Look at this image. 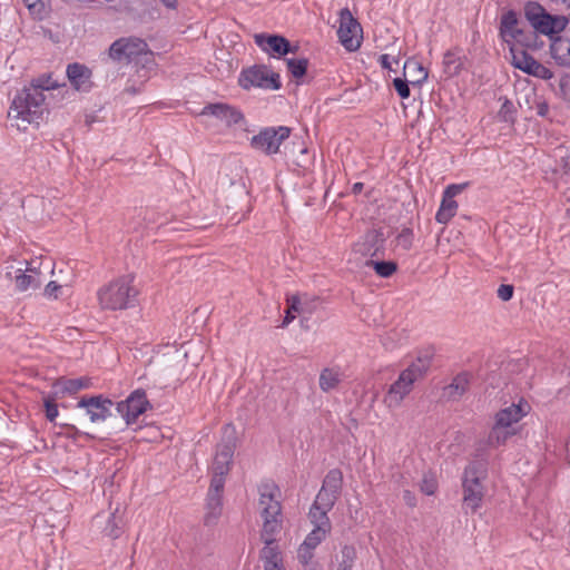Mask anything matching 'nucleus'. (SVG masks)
<instances>
[{"label": "nucleus", "instance_id": "13d9d810", "mask_svg": "<svg viewBox=\"0 0 570 570\" xmlns=\"http://www.w3.org/2000/svg\"><path fill=\"white\" fill-rule=\"evenodd\" d=\"M294 318H295L294 312H292L287 308L285 312L284 320H283V326L288 325Z\"/></svg>", "mask_w": 570, "mask_h": 570}, {"label": "nucleus", "instance_id": "72a5a7b5", "mask_svg": "<svg viewBox=\"0 0 570 570\" xmlns=\"http://www.w3.org/2000/svg\"><path fill=\"white\" fill-rule=\"evenodd\" d=\"M308 63L307 58L286 59L287 70L296 80H301L306 75Z\"/></svg>", "mask_w": 570, "mask_h": 570}, {"label": "nucleus", "instance_id": "1a4fd4ad", "mask_svg": "<svg viewBox=\"0 0 570 570\" xmlns=\"http://www.w3.org/2000/svg\"><path fill=\"white\" fill-rule=\"evenodd\" d=\"M337 36L342 46L348 51H356L361 47L363 29L348 8L340 11Z\"/></svg>", "mask_w": 570, "mask_h": 570}, {"label": "nucleus", "instance_id": "a878e982", "mask_svg": "<svg viewBox=\"0 0 570 570\" xmlns=\"http://www.w3.org/2000/svg\"><path fill=\"white\" fill-rule=\"evenodd\" d=\"M259 557L264 562V570H285L278 546L264 547Z\"/></svg>", "mask_w": 570, "mask_h": 570}, {"label": "nucleus", "instance_id": "2eb2a0df", "mask_svg": "<svg viewBox=\"0 0 570 570\" xmlns=\"http://www.w3.org/2000/svg\"><path fill=\"white\" fill-rule=\"evenodd\" d=\"M112 405L114 402L101 394L82 396L77 403V407L85 409L90 421L94 423L105 421L111 416L112 413L110 409Z\"/></svg>", "mask_w": 570, "mask_h": 570}, {"label": "nucleus", "instance_id": "0eeeda50", "mask_svg": "<svg viewBox=\"0 0 570 570\" xmlns=\"http://www.w3.org/2000/svg\"><path fill=\"white\" fill-rule=\"evenodd\" d=\"M131 282L132 278L124 276L102 287L98 292L101 307L111 311L132 307L138 292L131 286Z\"/></svg>", "mask_w": 570, "mask_h": 570}, {"label": "nucleus", "instance_id": "5701e85b", "mask_svg": "<svg viewBox=\"0 0 570 570\" xmlns=\"http://www.w3.org/2000/svg\"><path fill=\"white\" fill-rule=\"evenodd\" d=\"M235 448L236 444L234 440H228L218 444L213 463V472H219V474L229 473Z\"/></svg>", "mask_w": 570, "mask_h": 570}, {"label": "nucleus", "instance_id": "f03ea898", "mask_svg": "<svg viewBox=\"0 0 570 570\" xmlns=\"http://www.w3.org/2000/svg\"><path fill=\"white\" fill-rule=\"evenodd\" d=\"M57 83L50 75H43L33 79L30 87H24L17 92L8 111V117L14 120L19 130H26L31 124H39L45 111L43 90L53 89Z\"/></svg>", "mask_w": 570, "mask_h": 570}, {"label": "nucleus", "instance_id": "ddd939ff", "mask_svg": "<svg viewBox=\"0 0 570 570\" xmlns=\"http://www.w3.org/2000/svg\"><path fill=\"white\" fill-rule=\"evenodd\" d=\"M151 407L145 390L137 389L130 395L116 405L117 412L126 420L128 425L134 424L137 419Z\"/></svg>", "mask_w": 570, "mask_h": 570}, {"label": "nucleus", "instance_id": "7ed1b4c3", "mask_svg": "<svg viewBox=\"0 0 570 570\" xmlns=\"http://www.w3.org/2000/svg\"><path fill=\"white\" fill-rule=\"evenodd\" d=\"M259 505L263 508L261 515L263 518V528L261 530V540L265 547L276 546L275 535L281 532L283 527L282 504L276 499L279 494V488L274 482H265L258 487Z\"/></svg>", "mask_w": 570, "mask_h": 570}, {"label": "nucleus", "instance_id": "dca6fc26", "mask_svg": "<svg viewBox=\"0 0 570 570\" xmlns=\"http://www.w3.org/2000/svg\"><path fill=\"white\" fill-rule=\"evenodd\" d=\"M385 235L382 229H368L358 242L354 244V252L362 256L384 255Z\"/></svg>", "mask_w": 570, "mask_h": 570}, {"label": "nucleus", "instance_id": "f8f14e48", "mask_svg": "<svg viewBox=\"0 0 570 570\" xmlns=\"http://www.w3.org/2000/svg\"><path fill=\"white\" fill-rule=\"evenodd\" d=\"M94 522L100 529L101 535L109 540L119 539L127 527L125 510L120 509L119 505L112 512L98 513Z\"/></svg>", "mask_w": 570, "mask_h": 570}, {"label": "nucleus", "instance_id": "0e129e2a", "mask_svg": "<svg viewBox=\"0 0 570 570\" xmlns=\"http://www.w3.org/2000/svg\"><path fill=\"white\" fill-rule=\"evenodd\" d=\"M127 92L136 94V89L134 87L126 88Z\"/></svg>", "mask_w": 570, "mask_h": 570}, {"label": "nucleus", "instance_id": "052dcab7", "mask_svg": "<svg viewBox=\"0 0 570 570\" xmlns=\"http://www.w3.org/2000/svg\"><path fill=\"white\" fill-rule=\"evenodd\" d=\"M435 353L436 348L433 345H431L424 350V354L422 356H434Z\"/></svg>", "mask_w": 570, "mask_h": 570}, {"label": "nucleus", "instance_id": "ea45409f", "mask_svg": "<svg viewBox=\"0 0 570 570\" xmlns=\"http://www.w3.org/2000/svg\"><path fill=\"white\" fill-rule=\"evenodd\" d=\"M287 308L294 313L303 314L311 313L307 301H303L299 295H293L287 297Z\"/></svg>", "mask_w": 570, "mask_h": 570}, {"label": "nucleus", "instance_id": "9d476101", "mask_svg": "<svg viewBox=\"0 0 570 570\" xmlns=\"http://www.w3.org/2000/svg\"><path fill=\"white\" fill-rule=\"evenodd\" d=\"M147 48V42L140 38L122 37L110 45L108 56L119 63H129L138 56L146 53Z\"/></svg>", "mask_w": 570, "mask_h": 570}, {"label": "nucleus", "instance_id": "3c124183", "mask_svg": "<svg viewBox=\"0 0 570 570\" xmlns=\"http://www.w3.org/2000/svg\"><path fill=\"white\" fill-rule=\"evenodd\" d=\"M464 185H450L443 191V197L454 199V197L462 191Z\"/></svg>", "mask_w": 570, "mask_h": 570}, {"label": "nucleus", "instance_id": "c85d7f7f", "mask_svg": "<svg viewBox=\"0 0 570 570\" xmlns=\"http://www.w3.org/2000/svg\"><path fill=\"white\" fill-rule=\"evenodd\" d=\"M458 203L454 199L442 197L439 210L435 215V220L440 224H446L455 215Z\"/></svg>", "mask_w": 570, "mask_h": 570}, {"label": "nucleus", "instance_id": "7c9ffc66", "mask_svg": "<svg viewBox=\"0 0 570 570\" xmlns=\"http://www.w3.org/2000/svg\"><path fill=\"white\" fill-rule=\"evenodd\" d=\"M357 559V551L354 546L345 544L341 549V560L336 570H353Z\"/></svg>", "mask_w": 570, "mask_h": 570}, {"label": "nucleus", "instance_id": "de8ad7c7", "mask_svg": "<svg viewBox=\"0 0 570 570\" xmlns=\"http://www.w3.org/2000/svg\"><path fill=\"white\" fill-rule=\"evenodd\" d=\"M313 550L314 549H309L305 547V544H302L298 550L299 562L303 563L304 566H307L314 557Z\"/></svg>", "mask_w": 570, "mask_h": 570}, {"label": "nucleus", "instance_id": "79ce46f5", "mask_svg": "<svg viewBox=\"0 0 570 570\" xmlns=\"http://www.w3.org/2000/svg\"><path fill=\"white\" fill-rule=\"evenodd\" d=\"M414 234L411 228H403L402 232L396 237V243L404 250H410L413 246Z\"/></svg>", "mask_w": 570, "mask_h": 570}, {"label": "nucleus", "instance_id": "5fc2aeb1", "mask_svg": "<svg viewBox=\"0 0 570 570\" xmlns=\"http://www.w3.org/2000/svg\"><path fill=\"white\" fill-rule=\"evenodd\" d=\"M512 112H514V106L509 99H505L501 106L500 114L508 120V115Z\"/></svg>", "mask_w": 570, "mask_h": 570}, {"label": "nucleus", "instance_id": "69168bd1", "mask_svg": "<svg viewBox=\"0 0 570 570\" xmlns=\"http://www.w3.org/2000/svg\"><path fill=\"white\" fill-rule=\"evenodd\" d=\"M351 421H352V422H351V425H355V426H357V421H356L355 419H352Z\"/></svg>", "mask_w": 570, "mask_h": 570}, {"label": "nucleus", "instance_id": "39448f33", "mask_svg": "<svg viewBox=\"0 0 570 570\" xmlns=\"http://www.w3.org/2000/svg\"><path fill=\"white\" fill-rule=\"evenodd\" d=\"M488 476V461L483 458L471 461L464 469L462 476L463 500L462 508L465 513H475L484 498L482 481Z\"/></svg>", "mask_w": 570, "mask_h": 570}, {"label": "nucleus", "instance_id": "6e6552de", "mask_svg": "<svg viewBox=\"0 0 570 570\" xmlns=\"http://www.w3.org/2000/svg\"><path fill=\"white\" fill-rule=\"evenodd\" d=\"M238 83L245 90L252 87L278 90L282 87L279 75L271 71L265 65H254L244 69L239 75Z\"/></svg>", "mask_w": 570, "mask_h": 570}, {"label": "nucleus", "instance_id": "bf43d9fd", "mask_svg": "<svg viewBox=\"0 0 570 570\" xmlns=\"http://www.w3.org/2000/svg\"><path fill=\"white\" fill-rule=\"evenodd\" d=\"M363 187H364V184L363 183H355L353 186H352V193L354 195H357L360 194L362 190H363Z\"/></svg>", "mask_w": 570, "mask_h": 570}, {"label": "nucleus", "instance_id": "412c9836", "mask_svg": "<svg viewBox=\"0 0 570 570\" xmlns=\"http://www.w3.org/2000/svg\"><path fill=\"white\" fill-rule=\"evenodd\" d=\"M529 403L521 399L518 404H512L505 409L500 410L495 414V423L499 426L512 429V424L518 423L530 411Z\"/></svg>", "mask_w": 570, "mask_h": 570}, {"label": "nucleus", "instance_id": "6e6d98bb", "mask_svg": "<svg viewBox=\"0 0 570 570\" xmlns=\"http://www.w3.org/2000/svg\"><path fill=\"white\" fill-rule=\"evenodd\" d=\"M403 500L411 508L416 505V498L410 490L403 491Z\"/></svg>", "mask_w": 570, "mask_h": 570}, {"label": "nucleus", "instance_id": "bb28decb", "mask_svg": "<svg viewBox=\"0 0 570 570\" xmlns=\"http://www.w3.org/2000/svg\"><path fill=\"white\" fill-rule=\"evenodd\" d=\"M517 434L515 429H508L504 426H499L497 423L492 426L489 435H488V444L490 446H500L505 444V442L513 435Z\"/></svg>", "mask_w": 570, "mask_h": 570}, {"label": "nucleus", "instance_id": "09e8293b", "mask_svg": "<svg viewBox=\"0 0 570 570\" xmlns=\"http://www.w3.org/2000/svg\"><path fill=\"white\" fill-rule=\"evenodd\" d=\"M31 13H41L45 8L42 0H22Z\"/></svg>", "mask_w": 570, "mask_h": 570}, {"label": "nucleus", "instance_id": "c756f323", "mask_svg": "<svg viewBox=\"0 0 570 570\" xmlns=\"http://www.w3.org/2000/svg\"><path fill=\"white\" fill-rule=\"evenodd\" d=\"M330 510H324L317 507L316 504H312L308 512V519L314 525V528L322 527L324 529H332L331 520L327 515Z\"/></svg>", "mask_w": 570, "mask_h": 570}, {"label": "nucleus", "instance_id": "c03bdc74", "mask_svg": "<svg viewBox=\"0 0 570 570\" xmlns=\"http://www.w3.org/2000/svg\"><path fill=\"white\" fill-rule=\"evenodd\" d=\"M411 81L406 80V79H403V78H394L393 79V87L395 89V91L397 92V95L402 98V99H407L411 95V91H410V85Z\"/></svg>", "mask_w": 570, "mask_h": 570}, {"label": "nucleus", "instance_id": "2f4dec72", "mask_svg": "<svg viewBox=\"0 0 570 570\" xmlns=\"http://www.w3.org/2000/svg\"><path fill=\"white\" fill-rule=\"evenodd\" d=\"M366 266L373 267L375 273L383 278L391 277L397 271V264L393 261H367Z\"/></svg>", "mask_w": 570, "mask_h": 570}, {"label": "nucleus", "instance_id": "4468645a", "mask_svg": "<svg viewBox=\"0 0 570 570\" xmlns=\"http://www.w3.org/2000/svg\"><path fill=\"white\" fill-rule=\"evenodd\" d=\"M254 40L262 51L273 57H285L298 50V46H293L287 38L278 33H256Z\"/></svg>", "mask_w": 570, "mask_h": 570}, {"label": "nucleus", "instance_id": "6ab92c4d", "mask_svg": "<svg viewBox=\"0 0 570 570\" xmlns=\"http://www.w3.org/2000/svg\"><path fill=\"white\" fill-rule=\"evenodd\" d=\"M156 354H160L161 356H170L173 354H179L184 357L187 356H205L207 353V347L203 342L200 336H197L190 341L184 342L179 347L176 345H170L169 343L164 345H158L157 350H154Z\"/></svg>", "mask_w": 570, "mask_h": 570}, {"label": "nucleus", "instance_id": "4d7b16f0", "mask_svg": "<svg viewBox=\"0 0 570 570\" xmlns=\"http://www.w3.org/2000/svg\"><path fill=\"white\" fill-rule=\"evenodd\" d=\"M537 114L540 117H546L549 114V105L547 101H541L537 105Z\"/></svg>", "mask_w": 570, "mask_h": 570}, {"label": "nucleus", "instance_id": "f3484780", "mask_svg": "<svg viewBox=\"0 0 570 570\" xmlns=\"http://www.w3.org/2000/svg\"><path fill=\"white\" fill-rule=\"evenodd\" d=\"M511 57L512 66L522 70L527 75L543 80H550L553 77V72L548 67L535 60L527 50H521Z\"/></svg>", "mask_w": 570, "mask_h": 570}, {"label": "nucleus", "instance_id": "a19ab883", "mask_svg": "<svg viewBox=\"0 0 570 570\" xmlns=\"http://www.w3.org/2000/svg\"><path fill=\"white\" fill-rule=\"evenodd\" d=\"M227 474H219V472H213L208 492L209 494H218L223 497L225 487V476Z\"/></svg>", "mask_w": 570, "mask_h": 570}, {"label": "nucleus", "instance_id": "8fccbe9b", "mask_svg": "<svg viewBox=\"0 0 570 570\" xmlns=\"http://www.w3.org/2000/svg\"><path fill=\"white\" fill-rule=\"evenodd\" d=\"M60 289L61 286L57 282L51 281L46 285L45 295L48 297L58 298V293Z\"/></svg>", "mask_w": 570, "mask_h": 570}, {"label": "nucleus", "instance_id": "473e14b6", "mask_svg": "<svg viewBox=\"0 0 570 570\" xmlns=\"http://www.w3.org/2000/svg\"><path fill=\"white\" fill-rule=\"evenodd\" d=\"M340 382L341 379L338 371L326 367L321 372L320 387L324 392H328L330 390L335 389Z\"/></svg>", "mask_w": 570, "mask_h": 570}, {"label": "nucleus", "instance_id": "9b49d317", "mask_svg": "<svg viewBox=\"0 0 570 570\" xmlns=\"http://www.w3.org/2000/svg\"><path fill=\"white\" fill-rule=\"evenodd\" d=\"M289 135V127H266L252 137L250 146L256 150H262L266 155H274L279 151V146Z\"/></svg>", "mask_w": 570, "mask_h": 570}, {"label": "nucleus", "instance_id": "393cba45", "mask_svg": "<svg viewBox=\"0 0 570 570\" xmlns=\"http://www.w3.org/2000/svg\"><path fill=\"white\" fill-rule=\"evenodd\" d=\"M16 275V287L20 292H24L29 288H38L41 285L40 275L33 268H26L24 271L19 268Z\"/></svg>", "mask_w": 570, "mask_h": 570}, {"label": "nucleus", "instance_id": "4be33fe9", "mask_svg": "<svg viewBox=\"0 0 570 570\" xmlns=\"http://www.w3.org/2000/svg\"><path fill=\"white\" fill-rule=\"evenodd\" d=\"M91 70L79 62L69 63L67 66V77L72 87L78 91H89L91 82Z\"/></svg>", "mask_w": 570, "mask_h": 570}, {"label": "nucleus", "instance_id": "b1692460", "mask_svg": "<svg viewBox=\"0 0 570 570\" xmlns=\"http://www.w3.org/2000/svg\"><path fill=\"white\" fill-rule=\"evenodd\" d=\"M205 508L206 513L204 515V524L206 527L215 525L222 515L223 497L207 493Z\"/></svg>", "mask_w": 570, "mask_h": 570}, {"label": "nucleus", "instance_id": "680f3d73", "mask_svg": "<svg viewBox=\"0 0 570 570\" xmlns=\"http://www.w3.org/2000/svg\"><path fill=\"white\" fill-rule=\"evenodd\" d=\"M161 1L169 9H175L177 7V0H161Z\"/></svg>", "mask_w": 570, "mask_h": 570}, {"label": "nucleus", "instance_id": "338daca9", "mask_svg": "<svg viewBox=\"0 0 570 570\" xmlns=\"http://www.w3.org/2000/svg\"><path fill=\"white\" fill-rule=\"evenodd\" d=\"M351 421H352V422H351V425H355V426H357V421H356L355 419H352Z\"/></svg>", "mask_w": 570, "mask_h": 570}, {"label": "nucleus", "instance_id": "f704fd0d", "mask_svg": "<svg viewBox=\"0 0 570 570\" xmlns=\"http://www.w3.org/2000/svg\"><path fill=\"white\" fill-rule=\"evenodd\" d=\"M338 498L340 495L325 490V488H321L318 493L316 494L313 504H316L321 509L331 511L334 508Z\"/></svg>", "mask_w": 570, "mask_h": 570}, {"label": "nucleus", "instance_id": "cd10ccee", "mask_svg": "<svg viewBox=\"0 0 570 570\" xmlns=\"http://www.w3.org/2000/svg\"><path fill=\"white\" fill-rule=\"evenodd\" d=\"M343 487V473L340 469L330 470L322 483L321 488H325V490L341 495Z\"/></svg>", "mask_w": 570, "mask_h": 570}, {"label": "nucleus", "instance_id": "37998d69", "mask_svg": "<svg viewBox=\"0 0 570 570\" xmlns=\"http://www.w3.org/2000/svg\"><path fill=\"white\" fill-rule=\"evenodd\" d=\"M45 415L49 422H55L57 416L59 415L58 404L56 403L55 397L48 396L43 401Z\"/></svg>", "mask_w": 570, "mask_h": 570}, {"label": "nucleus", "instance_id": "e2e57ef3", "mask_svg": "<svg viewBox=\"0 0 570 570\" xmlns=\"http://www.w3.org/2000/svg\"><path fill=\"white\" fill-rule=\"evenodd\" d=\"M564 169L567 173H570V155L564 158Z\"/></svg>", "mask_w": 570, "mask_h": 570}, {"label": "nucleus", "instance_id": "20e7f679", "mask_svg": "<svg viewBox=\"0 0 570 570\" xmlns=\"http://www.w3.org/2000/svg\"><path fill=\"white\" fill-rule=\"evenodd\" d=\"M519 14L515 10L509 9L500 17L499 37L509 46L511 56L521 50L537 51L543 48L544 42L539 38L540 32L534 29L531 32H525L519 28Z\"/></svg>", "mask_w": 570, "mask_h": 570}, {"label": "nucleus", "instance_id": "4c0bfd02", "mask_svg": "<svg viewBox=\"0 0 570 570\" xmlns=\"http://www.w3.org/2000/svg\"><path fill=\"white\" fill-rule=\"evenodd\" d=\"M331 530L322 527L314 528L305 538L303 544L309 549H315L330 533Z\"/></svg>", "mask_w": 570, "mask_h": 570}, {"label": "nucleus", "instance_id": "f257e3e1", "mask_svg": "<svg viewBox=\"0 0 570 570\" xmlns=\"http://www.w3.org/2000/svg\"><path fill=\"white\" fill-rule=\"evenodd\" d=\"M523 14L530 26L550 40L551 58L559 67L570 68L569 19L562 14H551L537 1H527Z\"/></svg>", "mask_w": 570, "mask_h": 570}, {"label": "nucleus", "instance_id": "aec40b11", "mask_svg": "<svg viewBox=\"0 0 570 570\" xmlns=\"http://www.w3.org/2000/svg\"><path fill=\"white\" fill-rule=\"evenodd\" d=\"M473 375L468 371L458 373L452 379V382L443 387L442 397L449 402L460 401L469 391Z\"/></svg>", "mask_w": 570, "mask_h": 570}, {"label": "nucleus", "instance_id": "603ef678", "mask_svg": "<svg viewBox=\"0 0 570 570\" xmlns=\"http://www.w3.org/2000/svg\"><path fill=\"white\" fill-rule=\"evenodd\" d=\"M436 483L433 480L423 479L421 484V491L426 495H432L436 491Z\"/></svg>", "mask_w": 570, "mask_h": 570}, {"label": "nucleus", "instance_id": "423d86ee", "mask_svg": "<svg viewBox=\"0 0 570 570\" xmlns=\"http://www.w3.org/2000/svg\"><path fill=\"white\" fill-rule=\"evenodd\" d=\"M430 358H415L404 371H402L397 380L391 384L384 402L389 407H397L404 397L410 394L416 381L422 380L429 368Z\"/></svg>", "mask_w": 570, "mask_h": 570}, {"label": "nucleus", "instance_id": "e433bc0d", "mask_svg": "<svg viewBox=\"0 0 570 570\" xmlns=\"http://www.w3.org/2000/svg\"><path fill=\"white\" fill-rule=\"evenodd\" d=\"M403 69H404V73L410 69L416 70L415 75H419V76L415 79L411 80L412 85L421 86L428 79V76H429L428 70L420 62H417L414 59L406 60Z\"/></svg>", "mask_w": 570, "mask_h": 570}, {"label": "nucleus", "instance_id": "a18cd8bd", "mask_svg": "<svg viewBox=\"0 0 570 570\" xmlns=\"http://www.w3.org/2000/svg\"><path fill=\"white\" fill-rule=\"evenodd\" d=\"M559 90L562 99L570 104V75L563 73L559 80Z\"/></svg>", "mask_w": 570, "mask_h": 570}, {"label": "nucleus", "instance_id": "864d4df0", "mask_svg": "<svg viewBox=\"0 0 570 570\" xmlns=\"http://www.w3.org/2000/svg\"><path fill=\"white\" fill-rule=\"evenodd\" d=\"M379 62L381 65V67L385 70H389V71H393V72H396V70H394L392 68V62H391V57L390 55L387 53H384V55H381L380 58H379Z\"/></svg>", "mask_w": 570, "mask_h": 570}, {"label": "nucleus", "instance_id": "a211bd4d", "mask_svg": "<svg viewBox=\"0 0 570 570\" xmlns=\"http://www.w3.org/2000/svg\"><path fill=\"white\" fill-rule=\"evenodd\" d=\"M200 115L213 116L222 121L226 127L238 125L245 120L244 114L240 109L225 102L208 104L203 108Z\"/></svg>", "mask_w": 570, "mask_h": 570}, {"label": "nucleus", "instance_id": "c9c22d12", "mask_svg": "<svg viewBox=\"0 0 570 570\" xmlns=\"http://www.w3.org/2000/svg\"><path fill=\"white\" fill-rule=\"evenodd\" d=\"M59 383L62 385V391L68 394H75L90 385L89 379L86 377L61 379Z\"/></svg>", "mask_w": 570, "mask_h": 570}, {"label": "nucleus", "instance_id": "58836bf2", "mask_svg": "<svg viewBox=\"0 0 570 570\" xmlns=\"http://www.w3.org/2000/svg\"><path fill=\"white\" fill-rule=\"evenodd\" d=\"M60 428L65 430L63 435L71 440L72 442H77L80 438H85L86 440H94L95 436L90 433L80 431L76 425L69 423L60 424Z\"/></svg>", "mask_w": 570, "mask_h": 570}, {"label": "nucleus", "instance_id": "49530a36", "mask_svg": "<svg viewBox=\"0 0 570 570\" xmlns=\"http://www.w3.org/2000/svg\"><path fill=\"white\" fill-rule=\"evenodd\" d=\"M514 287L510 284H501L497 291L498 297L503 302H508L513 297Z\"/></svg>", "mask_w": 570, "mask_h": 570}]
</instances>
